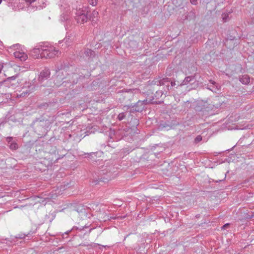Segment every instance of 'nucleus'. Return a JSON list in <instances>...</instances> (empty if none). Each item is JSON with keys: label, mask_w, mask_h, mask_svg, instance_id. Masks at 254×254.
I'll use <instances>...</instances> for the list:
<instances>
[{"label": "nucleus", "mask_w": 254, "mask_h": 254, "mask_svg": "<svg viewBox=\"0 0 254 254\" xmlns=\"http://www.w3.org/2000/svg\"><path fill=\"white\" fill-rule=\"evenodd\" d=\"M60 53L59 50L53 46L43 45L34 48L31 51V56L35 59L53 58Z\"/></svg>", "instance_id": "1"}, {"label": "nucleus", "mask_w": 254, "mask_h": 254, "mask_svg": "<svg viewBox=\"0 0 254 254\" xmlns=\"http://www.w3.org/2000/svg\"><path fill=\"white\" fill-rule=\"evenodd\" d=\"M72 12L74 13V18L78 23H84L88 20L87 12L84 10L82 5L79 4L73 7Z\"/></svg>", "instance_id": "2"}, {"label": "nucleus", "mask_w": 254, "mask_h": 254, "mask_svg": "<svg viewBox=\"0 0 254 254\" xmlns=\"http://www.w3.org/2000/svg\"><path fill=\"white\" fill-rule=\"evenodd\" d=\"M36 81L34 79L30 81L25 83L22 92L19 95L20 97H24L33 92L36 87Z\"/></svg>", "instance_id": "3"}, {"label": "nucleus", "mask_w": 254, "mask_h": 254, "mask_svg": "<svg viewBox=\"0 0 254 254\" xmlns=\"http://www.w3.org/2000/svg\"><path fill=\"white\" fill-rule=\"evenodd\" d=\"M154 84L158 85H166L167 89L169 90L172 87L175 86L176 84L175 81H170L169 78H163L162 79L158 80L155 79L153 81Z\"/></svg>", "instance_id": "4"}, {"label": "nucleus", "mask_w": 254, "mask_h": 254, "mask_svg": "<svg viewBox=\"0 0 254 254\" xmlns=\"http://www.w3.org/2000/svg\"><path fill=\"white\" fill-rule=\"evenodd\" d=\"M17 75L12 76L7 78L2 82L10 91V89H14L17 85L18 82L16 80Z\"/></svg>", "instance_id": "5"}, {"label": "nucleus", "mask_w": 254, "mask_h": 254, "mask_svg": "<svg viewBox=\"0 0 254 254\" xmlns=\"http://www.w3.org/2000/svg\"><path fill=\"white\" fill-rule=\"evenodd\" d=\"M79 55L85 60H89L95 57V52L89 49H85L80 51Z\"/></svg>", "instance_id": "6"}, {"label": "nucleus", "mask_w": 254, "mask_h": 254, "mask_svg": "<svg viewBox=\"0 0 254 254\" xmlns=\"http://www.w3.org/2000/svg\"><path fill=\"white\" fill-rule=\"evenodd\" d=\"M64 72H65L63 70L56 71V75L55 77L54 82L57 86H60L64 82L63 81L65 78Z\"/></svg>", "instance_id": "7"}, {"label": "nucleus", "mask_w": 254, "mask_h": 254, "mask_svg": "<svg viewBox=\"0 0 254 254\" xmlns=\"http://www.w3.org/2000/svg\"><path fill=\"white\" fill-rule=\"evenodd\" d=\"M50 75V71L49 69L47 68H45L44 70H43L40 73L38 80L42 82L44 80L47 79Z\"/></svg>", "instance_id": "8"}, {"label": "nucleus", "mask_w": 254, "mask_h": 254, "mask_svg": "<svg viewBox=\"0 0 254 254\" xmlns=\"http://www.w3.org/2000/svg\"><path fill=\"white\" fill-rule=\"evenodd\" d=\"M147 100L140 101L139 100L134 105L131 104L130 107H135V111L137 112L141 111L144 109L143 105L146 104Z\"/></svg>", "instance_id": "9"}, {"label": "nucleus", "mask_w": 254, "mask_h": 254, "mask_svg": "<svg viewBox=\"0 0 254 254\" xmlns=\"http://www.w3.org/2000/svg\"><path fill=\"white\" fill-rule=\"evenodd\" d=\"M210 83L211 85H207V89L214 93H218V92L220 91V86L219 85L212 80H210Z\"/></svg>", "instance_id": "10"}, {"label": "nucleus", "mask_w": 254, "mask_h": 254, "mask_svg": "<svg viewBox=\"0 0 254 254\" xmlns=\"http://www.w3.org/2000/svg\"><path fill=\"white\" fill-rule=\"evenodd\" d=\"M13 54L16 58L19 59L21 61H25L27 59V55L23 52L16 51Z\"/></svg>", "instance_id": "11"}, {"label": "nucleus", "mask_w": 254, "mask_h": 254, "mask_svg": "<svg viewBox=\"0 0 254 254\" xmlns=\"http://www.w3.org/2000/svg\"><path fill=\"white\" fill-rule=\"evenodd\" d=\"M195 82V78L194 76H189L187 77H186L184 80L180 83V86H183L188 84L189 83L191 82Z\"/></svg>", "instance_id": "12"}, {"label": "nucleus", "mask_w": 254, "mask_h": 254, "mask_svg": "<svg viewBox=\"0 0 254 254\" xmlns=\"http://www.w3.org/2000/svg\"><path fill=\"white\" fill-rule=\"evenodd\" d=\"M9 92V90L1 82L0 83V94L5 95Z\"/></svg>", "instance_id": "13"}, {"label": "nucleus", "mask_w": 254, "mask_h": 254, "mask_svg": "<svg viewBox=\"0 0 254 254\" xmlns=\"http://www.w3.org/2000/svg\"><path fill=\"white\" fill-rule=\"evenodd\" d=\"M240 81L243 83V84H247L250 82V78L247 75H242L241 77H240Z\"/></svg>", "instance_id": "14"}, {"label": "nucleus", "mask_w": 254, "mask_h": 254, "mask_svg": "<svg viewBox=\"0 0 254 254\" xmlns=\"http://www.w3.org/2000/svg\"><path fill=\"white\" fill-rule=\"evenodd\" d=\"M98 12L94 10L93 11L91 17L90 18V19L94 23H96L97 21L98 20Z\"/></svg>", "instance_id": "15"}, {"label": "nucleus", "mask_w": 254, "mask_h": 254, "mask_svg": "<svg viewBox=\"0 0 254 254\" xmlns=\"http://www.w3.org/2000/svg\"><path fill=\"white\" fill-rule=\"evenodd\" d=\"M9 148L11 149V150H16L18 148V144L15 142H11L10 144H9Z\"/></svg>", "instance_id": "16"}, {"label": "nucleus", "mask_w": 254, "mask_h": 254, "mask_svg": "<svg viewBox=\"0 0 254 254\" xmlns=\"http://www.w3.org/2000/svg\"><path fill=\"white\" fill-rule=\"evenodd\" d=\"M98 244H94V243H91V244H89L88 243H81L79 245V246H90L91 248H94L95 247L97 246Z\"/></svg>", "instance_id": "17"}, {"label": "nucleus", "mask_w": 254, "mask_h": 254, "mask_svg": "<svg viewBox=\"0 0 254 254\" xmlns=\"http://www.w3.org/2000/svg\"><path fill=\"white\" fill-rule=\"evenodd\" d=\"M163 94V92L162 91H158L156 92V93L155 94L154 96H155V98L158 99L160 97H161Z\"/></svg>", "instance_id": "18"}, {"label": "nucleus", "mask_w": 254, "mask_h": 254, "mask_svg": "<svg viewBox=\"0 0 254 254\" xmlns=\"http://www.w3.org/2000/svg\"><path fill=\"white\" fill-rule=\"evenodd\" d=\"M202 140V137L201 135H197L194 139V143H198V142H199L200 141Z\"/></svg>", "instance_id": "19"}, {"label": "nucleus", "mask_w": 254, "mask_h": 254, "mask_svg": "<svg viewBox=\"0 0 254 254\" xmlns=\"http://www.w3.org/2000/svg\"><path fill=\"white\" fill-rule=\"evenodd\" d=\"M126 116L125 115L124 113H120L118 116V119L120 121L123 120L124 119H125Z\"/></svg>", "instance_id": "20"}, {"label": "nucleus", "mask_w": 254, "mask_h": 254, "mask_svg": "<svg viewBox=\"0 0 254 254\" xmlns=\"http://www.w3.org/2000/svg\"><path fill=\"white\" fill-rule=\"evenodd\" d=\"M90 4L92 6H95L97 4L98 0H88Z\"/></svg>", "instance_id": "21"}, {"label": "nucleus", "mask_w": 254, "mask_h": 254, "mask_svg": "<svg viewBox=\"0 0 254 254\" xmlns=\"http://www.w3.org/2000/svg\"><path fill=\"white\" fill-rule=\"evenodd\" d=\"M228 14L227 13H223L222 14V17L224 22H226L228 20Z\"/></svg>", "instance_id": "22"}, {"label": "nucleus", "mask_w": 254, "mask_h": 254, "mask_svg": "<svg viewBox=\"0 0 254 254\" xmlns=\"http://www.w3.org/2000/svg\"><path fill=\"white\" fill-rule=\"evenodd\" d=\"M61 19L62 21L67 20L68 19V16L65 14L62 15Z\"/></svg>", "instance_id": "23"}, {"label": "nucleus", "mask_w": 254, "mask_h": 254, "mask_svg": "<svg viewBox=\"0 0 254 254\" xmlns=\"http://www.w3.org/2000/svg\"><path fill=\"white\" fill-rule=\"evenodd\" d=\"M52 92L51 88L50 89H46L44 91V93L45 94H49Z\"/></svg>", "instance_id": "24"}, {"label": "nucleus", "mask_w": 254, "mask_h": 254, "mask_svg": "<svg viewBox=\"0 0 254 254\" xmlns=\"http://www.w3.org/2000/svg\"><path fill=\"white\" fill-rule=\"evenodd\" d=\"M12 139H13L12 137H10V136L7 137L6 138V141H7V142H8V143H9V144H10L11 142H12Z\"/></svg>", "instance_id": "25"}, {"label": "nucleus", "mask_w": 254, "mask_h": 254, "mask_svg": "<svg viewBox=\"0 0 254 254\" xmlns=\"http://www.w3.org/2000/svg\"><path fill=\"white\" fill-rule=\"evenodd\" d=\"M97 153V152H91V153H85V155H87L88 157L89 156H91L92 155H96V154Z\"/></svg>", "instance_id": "26"}, {"label": "nucleus", "mask_w": 254, "mask_h": 254, "mask_svg": "<svg viewBox=\"0 0 254 254\" xmlns=\"http://www.w3.org/2000/svg\"><path fill=\"white\" fill-rule=\"evenodd\" d=\"M27 254H36V253L33 250H30L27 252Z\"/></svg>", "instance_id": "27"}, {"label": "nucleus", "mask_w": 254, "mask_h": 254, "mask_svg": "<svg viewBox=\"0 0 254 254\" xmlns=\"http://www.w3.org/2000/svg\"><path fill=\"white\" fill-rule=\"evenodd\" d=\"M197 0H190V1L192 4L196 5L197 3Z\"/></svg>", "instance_id": "28"}, {"label": "nucleus", "mask_w": 254, "mask_h": 254, "mask_svg": "<svg viewBox=\"0 0 254 254\" xmlns=\"http://www.w3.org/2000/svg\"><path fill=\"white\" fill-rule=\"evenodd\" d=\"M229 226V223H226V224H225V225H224L222 227V229H226V228H227Z\"/></svg>", "instance_id": "29"}, {"label": "nucleus", "mask_w": 254, "mask_h": 254, "mask_svg": "<svg viewBox=\"0 0 254 254\" xmlns=\"http://www.w3.org/2000/svg\"><path fill=\"white\" fill-rule=\"evenodd\" d=\"M26 235L25 234H21V235H19V236L17 237V238H19L20 239H23V238H24L25 237Z\"/></svg>", "instance_id": "30"}, {"label": "nucleus", "mask_w": 254, "mask_h": 254, "mask_svg": "<svg viewBox=\"0 0 254 254\" xmlns=\"http://www.w3.org/2000/svg\"><path fill=\"white\" fill-rule=\"evenodd\" d=\"M27 2H28L30 3H31L32 2H33L34 1H36V0H25Z\"/></svg>", "instance_id": "31"}, {"label": "nucleus", "mask_w": 254, "mask_h": 254, "mask_svg": "<svg viewBox=\"0 0 254 254\" xmlns=\"http://www.w3.org/2000/svg\"><path fill=\"white\" fill-rule=\"evenodd\" d=\"M223 180H219V181H216V182H221L222 181H223Z\"/></svg>", "instance_id": "32"}]
</instances>
